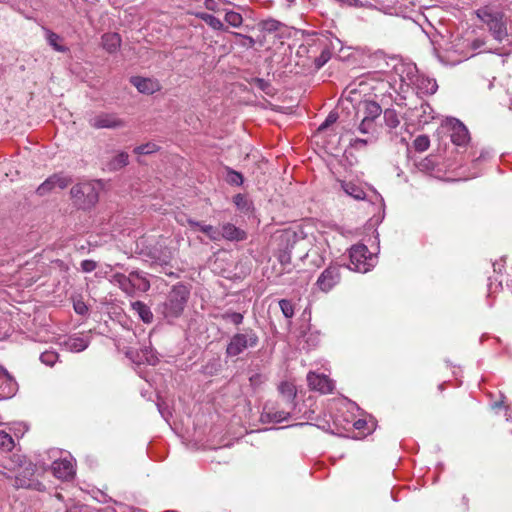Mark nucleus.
<instances>
[{"mask_svg": "<svg viewBox=\"0 0 512 512\" xmlns=\"http://www.w3.org/2000/svg\"><path fill=\"white\" fill-rule=\"evenodd\" d=\"M227 170V182L232 185L240 186L243 184V176L240 172H237L229 167L226 168Z\"/></svg>", "mask_w": 512, "mask_h": 512, "instance_id": "nucleus-31", "label": "nucleus"}, {"mask_svg": "<svg viewBox=\"0 0 512 512\" xmlns=\"http://www.w3.org/2000/svg\"><path fill=\"white\" fill-rule=\"evenodd\" d=\"M190 298V289L183 283L175 284L169 291L166 301L162 304V314L165 318H178Z\"/></svg>", "mask_w": 512, "mask_h": 512, "instance_id": "nucleus-1", "label": "nucleus"}, {"mask_svg": "<svg viewBox=\"0 0 512 512\" xmlns=\"http://www.w3.org/2000/svg\"><path fill=\"white\" fill-rule=\"evenodd\" d=\"M278 391L288 404L293 405L297 395V390L293 383L288 381L281 382L278 386Z\"/></svg>", "mask_w": 512, "mask_h": 512, "instance_id": "nucleus-19", "label": "nucleus"}, {"mask_svg": "<svg viewBox=\"0 0 512 512\" xmlns=\"http://www.w3.org/2000/svg\"><path fill=\"white\" fill-rule=\"evenodd\" d=\"M89 125L94 129H116L125 125V122L114 113L101 112L89 120Z\"/></svg>", "mask_w": 512, "mask_h": 512, "instance_id": "nucleus-10", "label": "nucleus"}, {"mask_svg": "<svg viewBox=\"0 0 512 512\" xmlns=\"http://www.w3.org/2000/svg\"><path fill=\"white\" fill-rule=\"evenodd\" d=\"M58 358V355L54 352H44L41 354V361L49 366H53V364L56 362Z\"/></svg>", "mask_w": 512, "mask_h": 512, "instance_id": "nucleus-41", "label": "nucleus"}, {"mask_svg": "<svg viewBox=\"0 0 512 512\" xmlns=\"http://www.w3.org/2000/svg\"><path fill=\"white\" fill-rule=\"evenodd\" d=\"M233 203L240 210H248V201L243 194H237L233 197Z\"/></svg>", "mask_w": 512, "mask_h": 512, "instance_id": "nucleus-40", "label": "nucleus"}, {"mask_svg": "<svg viewBox=\"0 0 512 512\" xmlns=\"http://www.w3.org/2000/svg\"><path fill=\"white\" fill-rule=\"evenodd\" d=\"M358 130L362 134H368L370 132H373L375 130V122L363 118L358 126Z\"/></svg>", "mask_w": 512, "mask_h": 512, "instance_id": "nucleus-38", "label": "nucleus"}, {"mask_svg": "<svg viewBox=\"0 0 512 512\" xmlns=\"http://www.w3.org/2000/svg\"><path fill=\"white\" fill-rule=\"evenodd\" d=\"M330 125L329 124H326V122L324 121L318 128L319 131H322L324 129H326L327 127H329Z\"/></svg>", "mask_w": 512, "mask_h": 512, "instance_id": "nucleus-56", "label": "nucleus"}, {"mask_svg": "<svg viewBox=\"0 0 512 512\" xmlns=\"http://www.w3.org/2000/svg\"><path fill=\"white\" fill-rule=\"evenodd\" d=\"M416 166L419 169V171L429 173L437 179L444 181L447 179L446 164L437 163L435 156L430 155L422 159L416 164Z\"/></svg>", "mask_w": 512, "mask_h": 512, "instance_id": "nucleus-9", "label": "nucleus"}, {"mask_svg": "<svg viewBox=\"0 0 512 512\" xmlns=\"http://www.w3.org/2000/svg\"><path fill=\"white\" fill-rule=\"evenodd\" d=\"M15 447V441L10 434L0 430V450L10 452Z\"/></svg>", "mask_w": 512, "mask_h": 512, "instance_id": "nucleus-27", "label": "nucleus"}, {"mask_svg": "<svg viewBox=\"0 0 512 512\" xmlns=\"http://www.w3.org/2000/svg\"><path fill=\"white\" fill-rule=\"evenodd\" d=\"M255 83L257 87H259L261 90L266 91L267 88L270 86L268 82H266L264 79L257 78L255 80Z\"/></svg>", "mask_w": 512, "mask_h": 512, "instance_id": "nucleus-47", "label": "nucleus"}, {"mask_svg": "<svg viewBox=\"0 0 512 512\" xmlns=\"http://www.w3.org/2000/svg\"><path fill=\"white\" fill-rule=\"evenodd\" d=\"M307 382L311 390L318 391L322 394L332 393L335 388L334 382L328 376L315 372L308 373Z\"/></svg>", "mask_w": 512, "mask_h": 512, "instance_id": "nucleus-12", "label": "nucleus"}, {"mask_svg": "<svg viewBox=\"0 0 512 512\" xmlns=\"http://www.w3.org/2000/svg\"><path fill=\"white\" fill-rule=\"evenodd\" d=\"M53 475L61 480L72 479L75 475L74 465L70 460L61 459L52 463Z\"/></svg>", "mask_w": 512, "mask_h": 512, "instance_id": "nucleus-14", "label": "nucleus"}, {"mask_svg": "<svg viewBox=\"0 0 512 512\" xmlns=\"http://www.w3.org/2000/svg\"><path fill=\"white\" fill-rule=\"evenodd\" d=\"M477 16L487 25L496 40L502 41L507 36V29L501 12L485 6L477 10Z\"/></svg>", "mask_w": 512, "mask_h": 512, "instance_id": "nucleus-5", "label": "nucleus"}, {"mask_svg": "<svg viewBox=\"0 0 512 512\" xmlns=\"http://www.w3.org/2000/svg\"><path fill=\"white\" fill-rule=\"evenodd\" d=\"M102 46L108 53L116 52L121 46V37L118 33H106L102 36Z\"/></svg>", "mask_w": 512, "mask_h": 512, "instance_id": "nucleus-17", "label": "nucleus"}, {"mask_svg": "<svg viewBox=\"0 0 512 512\" xmlns=\"http://www.w3.org/2000/svg\"><path fill=\"white\" fill-rule=\"evenodd\" d=\"M233 35L235 37L241 39V41H240V45L241 46L247 47V48H253L254 47L255 40L253 39V37L248 36V35H243V34L237 33V32H234Z\"/></svg>", "mask_w": 512, "mask_h": 512, "instance_id": "nucleus-39", "label": "nucleus"}, {"mask_svg": "<svg viewBox=\"0 0 512 512\" xmlns=\"http://www.w3.org/2000/svg\"><path fill=\"white\" fill-rule=\"evenodd\" d=\"M341 186L347 195L356 200H364L366 198L365 191L352 182H342Z\"/></svg>", "mask_w": 512, "mask_h": 512, "instance_id": "nucleus-22", "label": "nucleus"}, {"mask_svg": "<svg viewBox=\"0 0 512 512\" xmlns=\"http://www.w3.org/2000/svg\"><path fill=\"white\" fill-rule=\"evenodd\" d=\"M506 420L512 421V407L506 406Z\"/></svg>", "mask_w": 512, "mask_h": 512, "instance_id": "nucleus-51", "label": "nucleus"}, {"mask_svg": "<svg viewBox=\"0 0 512 512\" xmlns=\"http://www.w3.org/2000/svg\"><path fill=\"white\" fill-rule=\"evenodd\" d=\"M472 55H473V54H470V55L465 54L463 58H464V59H468V58H469V57H471Z\"/></svg>", "mask_w": 512, "mask_h": 512, "instance_id": "nucleus-60", "label": "nucleus"}, {"mask_svg": "<svg viewBox=\"0 0 512 512\" xmlns=\"http://www.w3.org/2000/svg\"><path fill=\"white\" fill-rule=\"evenodd\" d=\"M74 203L82 208H89L95 205L99 195L93 182H83L74 185L70 190Z\"/></svg>", "mask_w": 512, "mask_h": 512, "instance_id": "nucleus-7", "label": "nucleus"}, {"mask_svg": "<svg viewBox=\"0 0 512 512\" xmlns=\"http://www.w3.org/2000/svg\"><path fill=\"white\" fill-rule=\"evenodd\" d=\"M330 58V52L327 50L322 51L321 55L315 59V66L321 68Z\"/></svg>", "mask_w": 512, "mask_h": 512, "instance_id": "nucleus-42", "label": "nucleus"}, {"mask_svg": "<svg viewBox=\"0 0 512 512\" xmlns=\"http://www.w3.org/2000/svg\"><path fill=\"white\" fill-rule=\"evenodd\" d=\"M451 373L454 376V378L458 381V383L460 384L461 383L460 378L462 377L461 369L460 368L454 369Z\"/></svg>", "mask_w": 512, "mask_h": 512, "instance_id": "nucleus-50", "label": "nucleus"}, {"mask_svg": "<svg viewBox=\"0 0 512 512\" xmlns=\"http://www.w3.org/2000/svg\"><path fill=\"white\" fill-rule=\"evenodd\" d=\"M450 142L455 146L452 153L458 154L460 159H464L468 150L472 149L468 128L459 119L452 117H450Z\"/></svg>", "mask_w": 512, "mask_h": 512, "instance_id": "nucleus-3", "label": "nucleus"}, {"mask_svg": "<svg viewBox=\"0 0 512 512\" xmlns=\"http://www.w3.org/2000/svg\"><path fill=\"white\" fill-rule=\"evenodd\" d=\"M72 183V178L63 172L54 173L49 176L43 183L36 189L38 196H46L56 189L63 190Z\"/></svg>", "mask_w": 512, "mask_h": 512, "instance_id": "nucleus-8", "label": "nucleus"}, {"mask_svg": "<svg viewBox=\"0 0 512 512\" xmlns=\"http://www.w3.org/2000/svg\"><path fill=\"white\" fill-rule=\"evenodd\" d=\"M223 320H227L232 322L234 325L238 326L242 324L244 316L238 312L227 311L221 315Z\"/></svg>", "mask_w": 512, "mask_h": 512, "instance_id": "nucleus-32", "label": "nucleus"}, {"mask_svg": "<svg viewBox=\"0 0 512 512\" xmlns=\"http://www.w3.org/2000/svg\"><path fill=\"white\" fill-rule=\"evenodd\" d=\"M490 157V151L489 150H485L483 149L479 156H476V151H474V148L472 147L471 150H468V152L466 153V157L464 159H459V164L462 165V164H465V163H468L469 161L471 162H478V161H481V160H486Z\"/></svg>", "mask_w": 512, "mask_h": 512, "instance_id": "nucleus-24", "label": "nucleus"}, {"mask_svg": "<svg viewBox=\"0 0 512 512\" xmlns=\"http://www.w3.org/2000/svg\"><path fill=\"white\" fill-rule=\"evenodd\" d=\"M267 417L274 422H282L286 419H288L290 413L284 410L281 411H275V412H267Z\"/></svg>", "mask_w": 512, "mask_h": 512, "instance_id": "nucleus-37", "label": "nucleus"}, {"mask_svg": "<svg viewBox=\"0 0 512 512\" xmlns=\"http://www.w3.org/2000/svg\"><path fill=\"white\" fill-rule=\"evenodd\" d=\"M440 391L442 392L444 390L443 384L439 386Z\"/></svg>", "mask_w": 512, "mask_h": 512, "instance_id": "nucleus-62", "label": "nucleus"}, {"mask_svg": "<svg viewBox=\"0 0 512 512\" xmlns=\"http://www.w3.org/2000/svg\"><path fill=\"white\" fill-rule=\"evenodd\" d=\"M207 237L214 242H218L221 240V229L212 226V225H204L200 223V226H197Z\"/></svg>", "mask_w": 512, "mask_h": 512, "instance_id": "nucleus-25", "label": "nucleus"}, {"mask_svg": "<svg viewBox=\"0 0 512 512\" xmlns=\"http://www.w3.org/2000/svg\"><path fill=\"white\" fill-rule=\"evenodd\" d=\"M503 405H504V401H503V400H501V401H496V402H494V403L492 404V408H493V409H497V408L502 407Z\"/></svg>", "mask_w": 512, "mask_h": 512, "instance_id": "nucleus-52", "label": "nucleus"}, {"mask_svg": "<svg viewBox=\"0 0 512 512\" xmlns=\"http://www.w3.org/2000/svg\"><path fill=\"white\" fill-rule=\"evenodd\" d=\"M224 20L232 27L238 28L243 23V17L240 13L235 11H227Z\"/></svg>", "mask_w": 512, "mask_h": 512, "instance_id": "nucleus-28", "label": "nucleus"}, {"mask_svg": "<svg viewBox=\"0 0 512 512\" xmlns=\"http://www.w3.org/2000/svg\"><path fill=\"white\" fill-rule=\"evenodd\" d=\"M196 16L198 18H200L201 20H203L206 24L208 23L209 19H211V17L213 15L211 14H208V13H204V12H201V13H197Z\"/></svg>", "mask_w": 512, "mask_h": 512, "instance_id": "nucleus-49", "label": "nucleus"}, {"mask_svg": "<svg viewBox=\"0 0 512 512\" xmlns=\"http://www.w3.org/2000/svg\"><path fill=\"white\" fill-rule=\"evenodd\" d=\"M367 143H368V142H367V140H366V139L356 138V139L354 140V144H355V145H356V144L366 145Z\"/></svg>", "mask_w": 512, "mask_h": 512, "instance_id": "nucleus-53", "label": "nucleus"}, {"mask_svg": "<svg viewBox=\"0 0 512 512\" xmlns=\"http://www.w3.org/2000/svg\"><path fill=\"white\" fill-rule=\"evenodd\" d=\"M350 5H355V6H358L359 5V1L358 0H350Z\"/></svg>", "mask_w": 512, "mask_h": 512, "instance_id": "nucleus-58", "label": "nucleus"}, {"mask_svg": "<svg viewBox=\"0 0 512 512\" xmlns=\"http://www.w3.org/2000/svg\"><path fill=\"white\" fill-rule=\"evenodd\" d=\"M338 119L337 113L330 112L327 118L325 119L326 124L332 125L335 123Z\"/></svg>", "mask_w": 512, "mask_h": 512, "instance_id": "nucleus-48", "label": "nucleus"}, {"mask_svg": "<svg viewBox=\"0 0 512 512\" xmlns=\"http://www.w3.org/2000/svg\"><path fill=\"white\" fill-rule=\"evenodd\" d=\"M204 6L206 9L210 10V11H218L219 8H218V4L215 0H205L204 1Z\"/></svg>", "mask_w": 512, "mask_h": 512, "instance_id": "nucleus-46", "label": "nucleus"}, {"mask_svg": "<svg viewBox=\"0 0 512 512\" xmlns=\"http://www.w3.org/2000/svg\"><path fill=\"white\" fill-rule=\"evenodd\" d=\"M131 282L133 283V296L137 291L147 292L150 289L149 280L138 271L131 272Z\"/></svg>", "mask_w": 512, "mask_h": 512, "instance_id": "nucleus-18", "label": "nucleus"}, {"mask_svg": "<svg viewBox=\"0 0 512 512\" xmlns=\"http://www.w3.org/2000/svg\"><path fill=\"white\" fill-rule=\"evenodd\" d=\"M207 25H209L214 30H223L224 24L221 22V20L215 16H212L211 19H209Z\"/></svg>", "mask_w": 512, "mask_h": 512, "instance_id": "nucleus-44", "label": "nucleus"}, {"mask_svg": "<svg viewBox=\"0 0 512 512\" xmlns=\"http://www.w3.org/2000/svg\"><path fill=\"white\" fill-rule=\"evenodd\" d=\"M96 267L97 263L93 260L86 259L81 262V268L84 272H92Z\"/></svg>", "mask_w": 512, "mask_h": 512, "instance_id": "nucleus-43", "label": "nucleus"}, {"mask_svg": "<svg viewBox=\"0 0 512 512\" xmlns=\"http://www.w3.org/2000/svg\"><path fill=\"white\" fill-rule=\"evenodd\" d=\"M482 45V43L480 41H474L473 42V49H478L480 46Z\"/></svg>", "mask_w": 512, "mask_h": 512, "instance_id": "nucleus-57", "label": "nucleus"}, {"mask_svg": "<svg viewBox=\"0 0 512 512\" xmlns=\"http://www.w3.org/2000/svg\"><path fill=\"white\" fill-rule=\"evenodd\" d=\"M158 150V146L154 143H146L140 146H137L134 149V153L137 155H148L154 153Z\"/></svg>", "mask_w": 512, "mask_h": 512, "instance_id": "nucleus-33", "label": "nucleus"}, {"mask_svg": "<svg viewBox=\"0 0 512 512\" xmlns=\"http://www.w3.org/2000/svg\"><path fill=\"white\" fill-rule=\"evenodd\" d=\"M131 84L143 94L151 95L161 90V84L157 79L134 76L130 79Z\"/></svg>", "mask_w": 512, "mask_h": 512, "instance_id": "nucleus-13", "label": "nucleus"}, {"mask_svg": "<svg viewBox=\"0 0 512 512\" xmlns=\"http://www.w3.org/2000/svg\"><path fill=\"white\" fill-rule=\"evenodd\" d=\"M67 512H78V510L76 508H74V509L68 510Z\"/></svg>", "mask_w": 512, "mask_h": 512, "instance_id": "nucleus-61", "label": "nucleus"}, {"mask_svg": "<svg viewBox=\"0 0 512 512\" xmlns=\"http://www.w3.org/2000/svg\"><path fill=\"white\" fill-rule=\"evenodd\" d=\"M259 343V337L252 328H245L234 334L226 347V354L230 357L238 356L248 348H255Z\"/></svg>", "mask_w": 512, "mask_h": 512, "instance_id": "nucleus-4", "label": "nucleus"}, {"mask_svg": "<svg viewBox=\"0 0 512 512\" xmlns=\"http://www.w3.org/2000/svg\"><path fill=\"white\" fill-rule=\"evenodd\" d=\"M364 106V116L363 118L371 120L375 122V120L381 115L382 108L375 101H365L363 103Z\"/></svg>", "mask_w": 512, "mask_h": 512, "instance_id": "nucleus-21", "label": "nucleus"}, {"mask_svg": "<svg viewBox=\"0 0 512 512\" xmlns=\"http://www.w3.org/2000/svg\"><path fill=\"white\" fill-rule=\"evenodd\" d=\"M60 40V36L52 31H48L47 33V41L48 43L58 52H66L68 50L67 47L62 46L58 43Z\"/></svg>", "mask_w": 512, "mask_h": 512, "instance_id": "nucleus-30", "label": "nucleus"}, {"mask_svg": "<svg viewBox=\"0 0 512 512\" xmlns=\"http://www.w3.org/2000/svg\"><path fill=\"white\" fill-rule=\"evenodd\" d=\"M330 125L329 124H326V122L324 121L318 128L319 131H322L324 129H326L327 127H329Z\"/></svg>", "mask_w": 512, "mask_h": 512, "instance_id": "nucleus-55", "label": "nucleus"}, {"mask_svg": "<svg viewBox=\"0 0 512 512\" xmlns=\"http://www.w3.org/2000/svg\"><path fill=\"white\" fill-rule=\"evenodd\" d=\"M74 310L76 313L83 315L87 312L88 308L84 302L79 301L74 304Z\"/></svg>", "mask_w": 512, "mask_h": 512, "instance_id": "nucleus-45", "label": "nucleus"}, {"mask_svg": "<svg viewBox=\"0 0 512 512\" xmlns=\"http://www.w3.org/2000/svg\"><path fill=\"white\" fill-rule=\"evenodd\" d=\"M132 309L135 310L139 317L142 319L145 323H151L153 320V314L150 311L149 307L141 302V301H135L132 304Z\"/></svg>", "mask_w": 512, "mask_h": 512, "instance_id": "nucleus-23", "label": "nucleus"}, {"mask_svg": "<svg viewBox=\"0 0 512 512\" xmlns=\"http://www.w3.org/2000/svg\"><path fill=\"white\" fill-rule=\"evenodd\" d=\"M383 117L385 124L391 129L397 128L400 124L398 113L394 109H386L383 112Z\"/></svg>", "mask_w": 512, "mask_h": 512, "instance_id": "nucleus-26", "label": "nucleus"}, {"mask_svg": "<svg viewBox=\"0 0 512 512\" xmlns=\"http://www.w3.org/2000/svg\"><path fill=\"white\" fill-rule=\"evenodd\" d=\"M43 474L44 469H39L32 462H25L15 476L14 486L17 489L22 488L44 492L46 490V486L39 479Z\"/></svg>", "mask_w": 512, "mask_h": 512, "instance_id": "nucleus-2", "label": "nucleus"}, {"mask_svg": "<svg viewBox=\"0 0 512 512\" xmlns=\"http://www.w3.org/2000/svg\"><path fill=\"white\" fill-rule=\"evenodd\" d=\"M111 282L117 285L128 296H133V283L131 282V272L129 273V275L115 273L112 276Z\"/></svg>", "mask_w": 512, "mask_h": 512, "instance_id": "nucleus-16", "label": "nucleus"}, {"mask_svg": "<svg viewBox=\"0 0 512 512\" xmlns=\"http://www.w3.org/2000/svg\"><path fill=\"white\" fill-rule=\"evenodd\" d=\"M259 26L264 31L274 32V31H277L279 29L280 23L278 21H276V20L269 19V20L261 21L259 23Z\"/></svg>", "mask_w": 512, "mask_h": 512, "instance_id": "nucleus-36", "label": "nucleus"}, {"mask_svg": "<svg viewBox=\"0 0 512 512\" xmlns=\"http://www.w3.org/2000/svg\"><path fill=\"white\" fill-rule=\"evenodd\" d=\"M129 163V155L126 152H119L106 164L109 171H118Z\"/></svg>", "mask_w": 512, "mask_h": 512, "instance_id": "nucleus-20", "label": "nucleus"}, {"mask_svg": "<svg viewBox=\"0 0 512 512\" xmlns=\"http://www.w3.org/2000/svg\"><path fill=\"white\" fill-rule=\"evenodd\" d=\"M175 220L177 223H179L182 226L189 225L191 227H197L200 226V222L194 221L191 218H189L185 213H177L175 215Z\"/></svg>", "mask_w": 512, "mask_h": 512, "instance_id": "nucleus-35", "label": "nucleus"}, {"mask_svg": "<svg viewBox=\"0 0 512 512\" xmlns=\"http://www.w3.org/2000/svg\"><path fill=\"white\" fill-rule=\"evenodd\" d=\"M341 280L340 268L337 266L327 267L318 277L316 285L323 292H329Z\"/></svg>", "mask_w": 512, "mask_h": 512, "instance_id": "nucleus-11", "label": "nucleus"}, {"mask_svg": "<svg viewBox=\"0 0 512 512\" xmlns=\"http://www.w3.org/2000/svg\"><path fill=\"white\" fill-rule=\"evenodd\" d=\"M247 238V233L232 223H224L221 225V240L227 241H244Z\"/></svg>", "mask_w": 512, "mask_h": 512, "instance_id": "nucleus-15", "label": "nucleus"}, {"mask_svg": "<svg viewBox=\"0 0 512 512\" xmlns=\"http://www.w3.org/2000/svg\"><path fill=\"white\" fill-rule=\"evenodd\" d=\"M413 148L417 152H424L430 146V139L427 135H419L413 141Z\"/></svg>", "mask_w": 512, "mask_h": 512, "instance_id": "nucleus-29", "label": "nucleus"}, {"mask_svg": "<svg viewBox=\"0 0 512 512\" xmlns=\"http://www.w3.org/2000/svg\"><path fill=\"white\" fill-rule=\"evenodd\" d=\"M461 62V59H456V60H453V64H456V63H459ZM452 63V61L450 60V64Z\"/></svg>", "mask_w": 512, "mask_h": 512, "instance_id": "nucleus-59", "label": "nucleus"}, {"mask_svg": "<svg viewBox=\"0 0 512 512\" xmlns=\"http://www.w3.org/2000/svg\"><path fill=\"white\" fill-rule=\"evenodd\" d=\"M279 306L286 318H292L294 316V306L291 301L287 299H281L279 301Z\"/></svg>", "mask_w": 512, "mask_h": 512, "instance_id": "nucleus-34", "label": "nucleus"}, {"mask_svg": "<svg viewBox=\"0 0 512 512\" xmlns=\"http://www.w3.org/2000/svg\"><path fill=\"white\" fill-rule=\"evenodd\" d=\"M349 256L350 268L356 272L366 273L376 263V256L363 244L353 245Z\"/></svg>", "mask_w": 512, "mask_h": 512, "instance_id": "nucleus-6", "label": "nucleus"}, {"mask_svg": "<svg viewBox=\"0 0 512 512\" xmlns=\"http://www.w3.org/2000/svg\"><path fill=\"white\" fill-rule=\"evenodd\" d=\"M364 421L362 420H358L355 422L354 426L357 428V429H360L362 428V425H363Z\"/></svg>", "mask_w": 512, "mask_h": 512, "instance_id": "nucleus-54", "label": "nucleus"}]
</instances>
